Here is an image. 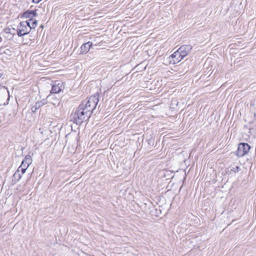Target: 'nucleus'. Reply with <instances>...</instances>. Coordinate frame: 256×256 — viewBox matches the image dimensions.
<instances>
[{"label": "nucleus", "instance_id": "f257e3e1", "mask_svg": "<svg viewBox=\"0 0 256 256\" xmlns=\"http://www.w3.org/2000/svg\"><path fill=\"white\" fill-rule=\"evenodd\" d=\"M91 114L88 112L80 104L76 111L70 116V120L77 124H80L89 119Z\"/></svg>", "mask_w": 256, "mask_h": 256}, {"label": "nucleus", "instance_id": "f03ea898", "mask_svg": "<svg viewBox=\"0 0 256 256\" xmlns=\"http://www.w3.org/2000/svg\"><path fill=\"white\" fill-rule=\"evenodd\" d=\"M99 101L98 96L96 95L90 96L87 100L84 101L80 105L92 114L93 110L96 108Z\"/></svg>", "mask_w": 256, "mask_h": 256}, {"label": "nucleus", "instance_id": "7ed1b4c3", "mask_svg": "<svg viewBox=\"0 0 256 256\" xmlns=\"http://www.w3.org/2000/svg\"><path fill=\"white\" fill-rule=\"evenodd\" d=\"M28 26V23H27V22H20V26L16 30L17 34L18 36H22L30 32V28Z\"/></svg>", "mask_w": 256, "mask_h": 256}, {"label": "nucleus", "instance_id": "20e7f679", "mask_svg": "<svg viewBox=\"0 0 256 256\" xmlns=\"http://www.w3.org/2000/svg\"><path fill=\"white\" fill-rule=\"evenodd\" d=\"M250 148V146L246 143H241L239 144L238 148L237 155L238 156L242 157L247 154Z\"/></svg>", "mask_w": 256, "mask_h": 256}, {"label": "nucleus", "instance_id": "39448f33", "mask_svg": "<svg viewBox=\"0 0 256 256\" xmlns=\"http://www.w3.org/2000/svg\"><path fill=\"white\" fill-rule=\"evenodd\" d=\"M64 88V84L62 82L56 81L52 84V88L50 90L51 94L60 93Z\"/></svg>", "mask_w": 256, "mask_h": 256}, {"label": "nucleus", "instance_id": "423d86ee", "mask_svg": "<svg viewBox=\"0 0 256 256\" xmlns=\"http://www.w3.org/2000/svg\"><path fill=\"white\" fill-rule=\"evenodd\" d=\"M192 47L190 45H184L178 49V52L183 58L186 57L191 51Z\"/></svg>", "mask_w": 256, "mask_h": 256}, {"label": "nucleus", "instance_id": "0eeeda50", "mask_svg": "<svg viewBox=\"0 0 256 256\" xmlns=\"http://www.w3.org/2000/svg\"><path fill=\"white\" fill-rule=\"evenodd\" d=\"M183 58L178 50L172 54L170 57V62L172 64H176L181 61Z\"/></svg>", "mask_w": 256, "mask_h": 256}, {"label": "nucleus", "instance_id": "6e6552de", "mask_svg": "<svg viewBox=\"0 0 256 256\" xmlns=\"http://www.w3.org/2000/svg\"><path fill=\"white\" fill-rule=\"evenodd\" d=\"M32 162V158L30 155H26L22 162V167L28 168Z\"/></svg>", "mask_w": 256, "mask_h": 256}, {"label": "nucleus", "instance_id": "1a4fd4ad", "mask_svg": "<svg viewBox=\"0 0 256 256\" xmlns=\"http://www.w3.org/2000/svg\"><path fill=\"white\" fill-rule=\"evenodd\" d=\"M92 42H88L82 44L81 46L80 49L82 54L87 53L90 50V47L92 46Z\"/></svg>", "mask_w": 256, "mask_h": 256}, {"label": "nucleus", "instance_id": "9d476101", "mask_svg": "<svg viewBox=\"0 0 256 256\" xmlns=\"http://www.w3.org/2000/svg\"><path fill=\"white\" fill-rule=\"evenodd\" d=\"M36 14V12L34 11H26L24 13L23 17L26 18L32 19Z\"/></svg>", "mask_w": 256, "mask_h": 256}, {"label": "nucleus", "instance_id": "9b49d317", "mask_svg": "<svg viewBox=\"0 0 256 256\" xmlns=\"http://www.w3.org/2000/svg\"><path fill=\"white\" fill-rule=\"evenodd\" d=\"M27 23H28V26L30 28V30L32 28H34L38 24L37 20L34 19H29L27 21H26Z\"/></svg>", "mask_w": 256, "mask_h": 256}, {"label": "nucleus", "instance_id": "f8f14e48", "mask_svg": "<svg viewBox=\"0 0 256 256\" xmlns=\"http://www.w3.org/2000/svg\"><path fill=\"white\" fill-rule=\"evenodd\" d=\"M22 178V174L19 172V170H16L14 174L13 175L12 182L16 184L17 182Z\"/></svg>", "mask_w": 256, "mask_h": 256}, {"label": "nucleus", "instance_id": "ddd939ff", "mask_svg": "<svg viewBox=\"0 0 256 256\" xmlns=\"http://www.w3.org/2000/svg\"><path fill=\"white\" fill-rule=\"evenodd\" d=\"M8 94V91L4 89L0 90V102H2L3 100L6 98Z\"/></svg>", "mask_w": 256, "mask_h": 256}, {"label": "nucleus", "instance_id": "4468645a", "mask_svg": "<svg viewBox=\"0 0 256 256\" xmlns=\"http://www.w3.org/2000/svg\"><path fill=\"white\" fill-rule=\"evenodd\" d=\"M47 98L50 100H54V102L50 101V102L54 106L58 105L59 104V100L58 98H55L54 96L50 94L47 96Z\"/></svg>", "mask_w": 256, "mask_h": 256}, {"label": "nucleus", "instance_id": "2eb2a0df", "mask_svg": "<svg viewBox=\"0 0 256 256\" xmlns=\"http://www.w3.org/2000/svg\"><path fill=\"white\" fill-rule=\"evenodd\" d=\"M45 103L43 102H38L35 103L34 106L36 108H39L40 107H41L42 106H43Z\"/></svg>", "mask_w": 256, "mask_h": 256}, {"label": "nucleus", "instance_id": "dca6fc26", "mask_svg": "<svg viewBox=\"0 0 256 256\" xmlns=\"http://www.w3.org/2000/svg\"><path fill=\"white\" fill-rule=\"evenodd\" d=\"M28 168H26V167H22V165L18 167L17 170H19V172H22V175L24 174Z\"/></svg>", "mask_w": 256, "mask_h": 256}, {"label": "nucleus", "instance_id": "f3484780", "mask_svg": "<svg viewBox=\"0 0 256 256\" xmlns=\"http://www.w3.org/2000/svg\"><path fill=\"white\" fill-rule=\"evenodd\" d=\"M231 170L234 172H238L240 170V168L238 166H236V167L233 168Z\"/></svg>", "mask_w": 256, "mask_h": 256}, {"label": "nucleus", "instance_id": "a211bd4d", "mask_svg": "<svg viewBox=\"0 0 256 256\" xmlns=\"http://www.w3.org/2000/svg\"><path fill=\"white\" fill-rule=\"evenodd\" d=\"M12 28H6L4 29V32L6 33H8V34H10V32H11V30H12Z\"/></svg>", "mask_w": 256, "mask_h": 256}, {"label": "nucleus", "instance_id": "6ab92c4d", "mask_svg": "<svg viewBox=\"0 0 256 256\" xmlns=\"http://www.w3.org/2000/svg\"><path fill=\"white\" fill-rule=\"evenodd\" d=\"M37 110L38 108H36L34 106H32L31 108V110L32 112H35Z\"/></svg>", "mask_w": 256, "mask_h": 256}, {"label": "nucleus", "instance_id": "aec40b11", "mask_svg": "<svg viewBox=\"0 0 256 256\" xmlns=\"http://www.w3.org/2000/svg\"><path fill=\"white\" fill-rule=\"evenodd\" d=\"M16 32V30H15L14 28H12L10 34L12 35H14V34H15Z\"/></svg>", "mask_w": 256, "mask_h": 256}, {"label": "nucleus", "instance_id": "412c9836", "mask_svg": "<svg viewBox=\"0 0 256 256\" xmlns=\"http://www.w3.org/2000/svg\"><path fill=\"white\" fill-rule=\"evenodd\" d=\"M42 0H32V2H34V3L38 4V3L40 2Z\"/></svg>", "mask_w": 256, "mask_h": 256}, {"label": "nucleus", "instance_id": "4be33fe9", "mask_svg": "<svg viewBox=\"0 0 256 256\" xmlns=\"http://www.w3.org/2000/svg\"><path fill=\"white\" fill-rule=\"evenodd\" d=\"M70 136V134H68L66 136V138H68Z\"/></svg>", "mask_w": 256, "mask_h": 256}, {"label": "nucleus", "instance_id": "5701e85b", "mask_svg": "<svg viewBox=\"0 0 256 256\" xmlns=\"http://www.w3.org/2000/svg\"><path fill=\"white\" fill-rule=\"evenodd\" d=\"M254 116L255 117H256V114H254Z\"/></svg>", "mask_w": 256, "mask_h": 256}, {"label": "nucleus", "instance_id": "b1692460", "mask_svg": "<svg viewBox=\"0 0 256 256\" xmlns=\"http://www.w3.org/2000/svg\"><path fill=\"white\" fill-rule=\"evenodd\" d=\"M1 76H2V74H0V78H1Z\"/></svg>", "mask_w": 256, "mask_h": 256}]
</instances>
